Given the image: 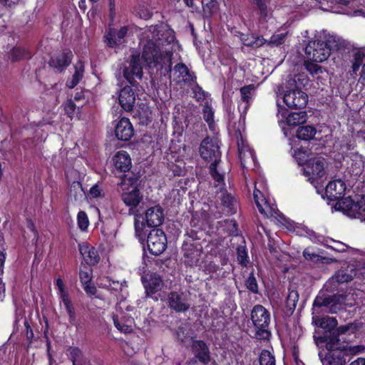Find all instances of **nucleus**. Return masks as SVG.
Here are the masks:
<instances>
[{
  "label": "nucleus",
  "instance_id": "f257e3e1",
  "mask_svg": "<svg viewBox=\"0 0 365 365\" xmlns=\"http://www.w3.org/2000/svg\"><path fill=\"white\" fill-rule=\"evenodd\" d=\"M146 43L142 58L149 68L165 75L171 71L173 31L166 25L150 26L145 32Z\"/></svg>",
  "mask_w": 365,
  "mask_h": 365
},
{
  "label": "nucleus",
  "instance_id": "f03ea898",
  "mask_svg": "<svg viewBox=\"0 0 365 365\" xmlns=\"http://www.w3.org/2000/svg\"><path fill=\"white\" fill-rule=\"evenodd\" d=\"M199 152L203 159L213 160L210 166V173L217 183L215 186L219 187V189L221 190L224 185V175L217 170V164L221 156L217 139L216 138H205L200 145Z\"/></svg>",
  "mask_w": 365,
  "mask_h": 365
},
{
  "label": "nucleus",
  "instance_id": "7ed1b4c3",
  "mask_svg": "<svg viewBox=\"0 0 365 365\" xmlns=\"http://www.w3.org/2000/svg\"><path fill=\"white\" fill-rule=\"evenodd\" d=\"M343 44L340 38L330 35L326 43L320 41H309L305 48V54L308 60L321 63L328 58L331 50H338Z\"/></svg>",
  "mask_w": 365,
  "mask_h": 365
},
{
  "label": "nucleus",
  "instance_id": "20e7f679",
  "mask_svg": "<svg viewBox=\"0 0 365 365\" xmlns=\"http://www.w3.org/2000/svg\"><path fill=\"white\" fill-rule=\"evenodd\" d=\"M230 126L232 128L233 134L237 140L239 158L242 167L246 169H253L256 165V158L253 150L250 148L246 140L244 138V122L238 123L237 125L235 123L233 125L230 124Z\"/></svg>",
  "mask_w": 365,
  "mask_h": 365
},
{
  "label": "nucleus",
  "instance_id": "39448f33",
  "mask_svg": "<svg viewBox=\"0 0 365 365\" xmlns=\"http://www.w3.org/2000/svg\"><path fill=\"white\" fill-rule=\"evenodd\" d=\"M258 184H259V187H262V190H260L257 185H255L253 196L260 213L267 217L276 220L282 225H286L287 222L286 217L282 213L279 212L275 205L269 203L267 200L264 198L263 191H266V186L262 182H258Z\"/></svg>",
  "mask_w": 365,
  "mask_h": 365
},
{
  "label": "nucleus",
  "instance_id": "423d86ee",
  "mask_svg": "<svg viewBox=\"0 0 365 365\" xmlns=\"http://www.w3.org/2000/svg\"><path fill=\"white\" fill-rule=\"evenodd\" d=\"M251 319L255 328V336L258 339H268L270 332L269 324L270 322V314L262 305H256L251 312Z\"/></svg>",
  "mask_w": 365,
  "mask_h": 365
},
{
  "label": "nucleus",
  "instance_id": "0eeeda50",
  "mask_svg": "<svg viewBox=\"0 0 365 365\" xmlns=\"http://www.w3.org/2000/svg\"><path fill=\"white\" fill-rule=\"evenodd\" d=\"M327 162L322 157L317 156L309 159L303 168V173L308 177L309 181L313 185L317 183L327 174Z\"/></svg>",
  "mask_w": 365,
  "mask_h": 365
},
{
  "label": "nucleus",
  "instance_id": "6e6552de",
  "mask_svg": "<svg viewBox=\"0 0 365 365\" xmlns=\"http://www.w3.org/2000/svg\"><path fill=\"white\" fill-rule=\"evenodd\" d=\"M137 182L136 178L125 175L120 184V187L123 191L128 190L129 185L133 187L130 191L125 192L121 195L123 202L130 207H137L142 200V195H140L139 190L136 188Z\"/></svg>",
  "mask_w": 365,
  "mask_h": 365
},
{
  "label": "nucleus",
  "instance_id": "1a4fd4ad",
  "mask_svg": "<svg viewBox=\"0 0 365 365\" xmlns=\"http://www.w3.org/2000/svg\"><path fill=\"white\" fill-rule=\"evenodd\" d=\"M335 209L342 211L351 217H361L365 211V198L361 197L355 200L350 197L341 198L336 201Z\"/></svg>",
  "mask_w": 365,
  "mask_h": 365
},
{
  "label": "nucleus",
  "instance_id": "9d476101",
  "mask_svg": "<svg viewBox=\"0 0 365 365\" xmlns=\"http://www.w3.org/2000/svg\"><path fill=\"white\" fill-rule=\"evenodd\" d=\"M120 70L123 77L134 86L137 80L142 78L143 74L139 54H132L130 58L123 63Z\"/></svg>",
  "mask_w": 365,
  "mask_h": 365
},
{
  "label": "nucleus",
  "instance_id": "9b49d317",
  "mask_svg": "<svg viewBox=\"0 0 365 365\" xmlns=\"http://www.w3.org/2000/svg\"><path fill=\"white\" fill-rule=\"evenodd\" d=\"M147 246L151 254H162L167 247V238L164 232L160 229L152 230L147 238Z\"/></svg>",
  "mask_w": 365,
  "mask_h": 365
},
{
  "label": "nucleus",
  "instance_id": "f8f14e48",
  "mask_svg": "<svg viewBox=\"0 0 365 365\" xmlns=\"http://www.w3.org/2000/svg\"><path fill=\"white\" fill-rule=\"evenodd\" d=\"M56 285L58 289V294L60 299V303H63L67 314L69 317V323L75 326L76 329H78L79 324L76 320V315L75 312L74 307L68 297V294L66 290L64 283L61 278H58L56 280Z\"/></svg>",
  "mask_w": 365,
  "mask_h": 365
},
{
  "label": "nucleus",
  "instance_id": "ddd939ff",
  "mask_svg": "<svg viewBox=\"0 0 365 365\" xmlns=\"http://www.w3.org/2000/svg\"><path fill=\"white\" fill-rule=\"evenodd\" d=\"M283 100L290 108H302L308 102V96L299 89H293L285 91Z\"/></svg>",
  "mask_w": 365,
  "mask_h": 365
},
{
  "label": "nucleus",
  "instance_id": "4468645a",
  "mask_svg": "<svg viewBox=\"0 0 365 365\" xmlns=\"http://www.w3.org/2000/svg\"><path fill=\"white\" fill-rule=\"evenodd\" d=\"M168 307L176 312H183L188 310L190 304L187 295L180 292H172L168 297Z\"/></svg>",
  "mask_w": 365,
  "mask_h": 365
},
{
  "label": "nucleus",
  "instance_id": "2eb2a0df",
  "mask_svg": "<svg viewBox=\"0 0 365 365\" xmlns=\"http://www.w3.org/2000/svg\"><path fill=\"white\" fill-rule=\"evenodd\" d=\"M255 86L250 84L240 88V101L238 106L239 111L240 112V119L239 123H245V115L250 107V103L254 96Z\"/></svg>",
  "mask_w": 365,
  "mask_h": 365
},
{
  "label": "nucleus",
  "instance_id": "dca6fc26",
  "mask_svg": "<svg viewBox=\"0 0 365 365\" xmlns=\"http://www.w3.org/2000/svg\"><path fill=\"white\" fill-rule=\"evenodd\" d=\"M115 137L120 140L127 141L134 135V129L127 118H122L119 120L115 127Z\"/></svg>",
  "mask_w": 365,
  "mask_h": 365
},
{
  "label": "nucleus",
  "instance_id": "f3484780",
  "mask_svg": "<svg viewBox=\"0 0 365 365\" xmlns=\"http://www.w3.org/2000/svg\"><path fill=\"white\" fill-rule=\"evenodd\" d=\"M346 190V185L341 180H334L329 182L325 193L331 201H338L342 198Z\"/></svg>",
  "mask_w": 365,
  "mask_h": 365
},
{
  "label": "nucleus",
  "instance_id": "a211bd4d",
  "mask_svg": "<svg viewBox=\"0 0 365 365\" xmlns=\"http://www.w3.org/2000/svg\"><path fill=\"white\" fill-rule=\"evenodd\" d=\"M119 104L125 111H130L135 103V93L129 86L121 88L118 95Z\"/></svg>",
  "mask_w": 365,
  "mask_h": 365
},
{
  "label": "nucleus",
  "instance_id": "6ab92c4d",
  "mask_svg": "<svg viewBox=\"0 0 365 365\" xmlns=\"http://www.w3.org/2000/svg\"><path fill=\"white\" fill-rule=\"evenodd\" d=\"M164 220L163 210L160 205L149 207L145 212V221L149 227L160 226Z\"/></svg>",
  "mask_w": 365,
  "mask_h": 365
},
{
  "label": "nucleus",
  "instance_id": "aec40b11",
  "mask_svg": "<svg viewBox=\"0 0 365 365\" xmlns=\"http://www.w3.org/2000/svg\"><path fill=\"white\" fill-rule=\"evenodd\" d=\"M128 29L121 27L119 30L110 29L106 36V42L110 47L117 46L124 42V38L127 34Z\"/></svg>",
  "mask_w": 365,
  "mask_h": 365
},
{
  "label": "nucleus",
  "instance_id": "412c9836",
  "mask_svg": "<svg viewBox=\"0 0 365 365\" xmlns=\"http://www.w3.org/2000/svg\"><path fill=\"white\" fill-rule=\"evenodd\" d=\"M79 251L85 262L89 265H94L98 262L99 256L96 250L88 243L79 245Z\"/></svg>",
  "mask_w": 365,
  "mask_h": 365
},
{
  "label": "nucleus",
  "instance_id": "4be33fe9",
  "mask_svg": "<svg viewBox=\"0 0 365 365\" xmlns=\"http://www.w3.org/2000/svg\"><path fill=\"white\" fill-rule=\"evenodd\" d=\"M145 293L148 297L154 298L153 295L160 291L163 287V282L159 275L152 274L148 279L143 282Z\"/></svg>",
  "mask_w": 365,
  "mask_h": 365
},
{
  "label": "nucleus",
  "instance_id": "5701e85b",
  "mask_svg": "<svg viewBox=\"0 0 365 365\" xmlns=\"http://www.w3.org/2000/svg\"><path fill=\"white\" fill-rule=\"evenodd\" d=\"M113 160L115 168L121 172L128 171L131 168L130 155L124 150L118 151L113 157Z\"/></svg>",
  "mask_w": 365,
  "mask_h": 365
},
{
  "label": "nucleus",
  "instance_id": "b1692460",
  "mask_svg": "<svg viewBox=\"0 0 365 365\" xmlns=\"http://www.w3.org/2000/svg\"><path fill=\"white\" fill-rule=\"evenodd\" d=\"M195 356L201 362L207 364L210 360V351L207 346L202 341H194L192 346Z\"/></svg>",
  "mask_w": 365,
  "mask_h": 365
},
{
  "label": "nucleus",
  "instance_id": "393cba45",
  "mask_svg": "<svg viewBox=\"0 0 365 365\" xmlns=\"http://www.w3.org/2000/svg\"><path fill=\"white\" fill-rule=\"evenodd\" d=\"M174 79L178 82H191L193 77L187 67L183 63H178L174 67Z\"/></svg>",
  "mask_w": 365,
  "mask_h": 365
},
{
  "label": "nucleus",
  "instance_id": "a878e982",
  "mask_svg": "<svg viewBox=\"0 0 365 365\" xmlns=\"http://www.w3.org/2000/svg\"><path fill=\"white\" fill-rule=\"evenodd\" d=\"M350 172L354 175H359L362 173L365 166V158L363 155L355 153L351 155Z\"/></svg>",
  "mask_w": 365,
  "mask_h": 365
},
{
  "label": "nucleus",
  "instance_id": "bb28decb",
  "mask_svg": "<svg viewBox=\"0 0 365 365\" xmlns=\"http://www.w3.org/2000/svg\"><path fill=\"white\" fill-rule=\"evenodd\" d=\"M68 354L73 362V365H90L89 359L78 348H70L68 349Z\"/></svg>",
  "mask_w": 365,
  "mask_h": 365
},
{
  "label": "nucleus",
  "instance_id": "cd10ccee",
  "mask_svg": "<svg viewBox=\"0 0 365 365\" xmlns=\"http://www.w3.org/2000/svg\"><path fill=\"white\" fill-rule=\"evenodd\" d=\"M313 323L319 327L325 329L327 331H331L337 325V321L334 317H324L322 318L316 317H313Z\"/></svg>",
  "mask_w": 365,
  "mask_h": 365
},
{
  "label": "nucleus",
  "instance_id": "c85d7f7f",
  "mask_svg": "<svg viewBox=\"0 0 365 365\" xmlns=\"http://www.w3.org/2000/svg\"><path fill=\"white\" fill-rule=\"evenodd\" d=\"M319 357L324 365H344L345 359L341 356V353L329 352L325 356L324 359H322V353L319 354Z\"/></svg>",
  "mask_w": 365,
  "mask_h": 365
},
{
  "label": "nucleus",
  "instance_id": "c756f323",
  "mask_svg": "<svg viewBox=\"0 0 365 365\" xmlns=\"http://www.w3.org/2000/svg\"><path fill=\"white\" fill-rule=\"evenodd\" d=\"M352 71L356 73L365 59V48H354L351 51Z\"/></svg>",
  "mask_w": 365,
  "mask_h": 365
},
{
  "label": "nucleus",
  "instance_id": "7c9ffc66",
  "mask_svg": "<svg viewBox=\"0 0 365 365\" xmlns=\"http://www.w3.org/2000/svg\"><path fill=\"white\" fill-rule=\"evenodd\" d=\"M71 56L72 53L70 51L61 53L58 56L53 58L51 61V64L53 66L60 70H62L63 68L67 67L70 64L71 61Z\"/></svg>",
  "mask_w": 365,
  "mask_h": 365
},
{
  "label": "nucleus",
  "instance_id": "2f4dec72",
  "mask_svg": "<svg viewBox=\"0 0 365 365\" xmlns=\"http://www.w3.org/2000/svg\"><path fill=\"white\" fill-rule=\"evenodd\" d=\"M84 72V65L81 61H78L75 65V73L72 76V78L68 80L66 82V85L68 88H74L81 81L83 76Z\"/></svg>",
  "mask_w": 365,
  "mask_h": 365
},
{
  "label": "nucleus",
  "instance_id": "473e14b6",
  "mask_svg": "<svg viewBox=\"0 0 365 365\" xmlns=\"http://www.w3.org/2000/svg\"><path fill=\"white\" fill-rule=\"evenodd\" d=\"M84 72V65L81 61H78L75 65V73L72 76V78L68 80L66 82V85L68 88H74L81 81L83 76Z\"/></svg>",
  "mask_w": 365,
  "mask_h": 365
},
{
  "label": "nucleus",
  "instance_id": "72a5a7b5",
  "mask_svg": "<svg viewBox=\"0 0 365 365\" xmlns=\"http://www.w3.org/2000/svg\"><path fill=\"white\" fill-rule=\"evenodd\" d=\"M299 300V293L295 289L289 288V293L286 299V309L288 313L292 314Z\"/></svg>",
  "mask_w": 365,
  "mask_h": 365
},
{
  "label": "nucleus",
  "instance_id": "f704fd0d",
  "mask_svg": "<svg viewBox=\"0 0 365 365\" xmlns=\"http://www.w3.org/2000/svg\"><path fill=\"white\" fill-rule=\"evenodd\" d=\"M288 125L296 126L307 121V113L305 111L294 112L287 117Z\"/></svg>",
  "mask_w": 365,
  "mask_h": 365
},
{
  "label": "nucleus",
  "instance_id": "c9c22d12",
  "mask_svg": "<svg viewBox=\"0 0 365 365\" xmlns=\"http://www.w3.org/2000/svg\"><path fill=\"white\" fill-rule=\"evenodd\" d=\"M317 133V130L311 125L301 126L297 132V137L303 140H309L314 138Z\"/></svg>",
  "mask_w": 365,
  "mask_h": 365
},
{
  "label": "nucleus",
  "instance_id": "e433bc0d",
  "mask_svg": "<svg viewBox=\"0 0 365 365\" xmlns=\"http://www.w3.org/2000/svg\"><path fill=\"white\" fill-rule=\"evenodd\" d=\"M203 16L210 18L218 10V4L216 0H202Z\"/></svg>",
  "mask_w": 365,
  "mask_h": 365
},
{
  "label": "nucleus",
  "instance_id": "4c0bfd02",
  "mask_svg": "<svg viewBox=\"0 0 365 365\" xmlns=\"http://www.w3.org/2000/svg\"><path fill=\"white\" fill-rule=\"evenodd\" d=\"M241 40L244 45L252 47H259L267 42L264 38L259 36L256 37L253 35L243 36L241 38Z\"/></svg>",
  "mask_w": 365,
  "mask_h": 365
},
{
  "label": "nucleus",
  "instance_id": "58836bf2",
  "mask_svg": "<svg viewBox=\"0 0 365 365\" xmlns=\"http://www.w3.org/2000/svg\"><path fill=\"white\" fill-rule=\"evenodd\" d=\"M220 198L223 205L228 209L227 213L230 215L235 213L236 211V202L234 197L230 194L224 192L222 193Z\"/></svg>",
  "mask_w": 365,
  "mask_h": 365
},
{
  "label": "nucleus",
  "instance_id": "ea45409f",
  "mask_svg": "<svg viewBox=\"0 0 365 365\" xmlns=\"http://www.w3.org/2000/svg\"><path fill=\"white\" fill-rule=\"evenodd\" d=\"M288 35V32L285 31H278L274 34L267 43L271 46H278L284 43Z\"/></svg>",
  "mask_w": 365,
  "mask_h": 365
},
{
  "label": "nucleus",
  "instance_id": "a19ab883",
  "mask_svg": "<svg viewBox=\"0 0 365 365\" xmlns=\"http://www.w3.org/2000/svg\"><path fill=\"white\" fill-rule=\"evenodd\" d=\"M203 118L208 123L210 128L212 129L214 125V110L208 101H206L204 105Z\"/></svg>",
  "mask_w": 365,
  "mask_h": 365
},
{
  "label": "nucleus",
  "instance_id": "79ce46f5",
  "mask_svg": "<svg viewBox=\"0 0 365 365\" xmlns=\"http://www.w3.org/2000/svg\"><path fill=\"white\" fill-rule=\"evenodd\" d=\"M113 324L115 327L123 333H130L132 331V326H131V320H130V324H128V320H127L126 323L121 322L118 319V316L117 314H113L112 315Z\"/></svg>",
  "mask_w": 365,
  "mask_h": 365
},
{
  "label": "nucleus",
  "instance_id": "37998d69",
  "mask_svg": "<svg viewBox=\"0 0 365 365\" xmlns=\"http://www.w3.org/2000/svg\"><path fill=\"white\" fill-rule=\"evenodd\" d=\"M260 365H275L274 356L267 350H262L259 356Z\"/></svg>",
  "mask_w": 365,
  "mask_h": 365
},
{
  "label": "nucleus",
  "instance_id": "c03bdc74",
  "mask_svg": "<svg viewBox=\"0 0 365 365\" xmlns=\"http://www.w3.org/2000/svg\"><path fill=\"white\" fill-rule=\"evenodd\" d=\"M82 185L79 182H73L70 187V196L73 197L75 200L81 198L83 196Z\"/></svg>",
  "mask_w": 365,
  "mask_h": 365
},
{
  "label": "nucleus",
  "instance_id": "a18cd8bd",
  "mask_svg": "<svg viewBox=\"0 0 365 365\" xmlns=\"http://www.w3.org/2000/svg\"><path fill=\"white\" fill-rule=\"evenodd\" d=\"M10 57L13 61H18L29 58V54L24 48L16 47L11 51Z\"/></svg>",
  "mask_w": 365,
  "mask_h": 365
},
{
  "label": "nucleus",
  "instance_id": "49530a36",
  "mask_svg": "<svg viewBox=\"0 0 365 365\" xmlns=\"http://www.w3.org/2000/svg\"><path fill=\"white\" fill-rule=\"evenodd\" d=\"M77 221L78 227L84 231L89 225V220L87 214L84 211H80L77 215Z\"/></svg>",
  "mask_w": 365,
  "mask_h": 365
},
{
  "label": "nucleus",
  "instance_id": "de8ad7c7",
  "mask_svg": "<svg viewBox=\"0 0 365 365\" xmlns=\"http://www.w3.org/2000/svg\"><path fill=\"white\" fill-rule=\"evenodd\" d=\"M237 261L240 264H242L243 266H246L248 259H247V254L245 248L244 247H239L237 250Z\"/></svg>",
  "mask_w": 365,
  "mask_h": 365
},
{
  "label": "nucleus",
  "instance_id": "09e8293b",
  "mask_svg": "<svg viewBox=\"0 0 365 365\" xmlns=\"http://www.w3.org/2000/svg\"><path fill=\"white\" fill-rule=\"evenodd\" d=\"M247 288L253 293L258 292V286L255 277L251 274L246 280Z\"/></svg>",
  "mask_w": 365,
  "mask_h": 365
},
{
  "label": "nucleus",
  "instance_id": "8fccbe9b",
  "mask_svg": "<svg viewBox=\"0 0 365 365\" xmlns=\"http://www.w3.org/2000/svg\"><path fill=\"white\" fill-rule=\"evenodd\" d=\"M81 283L84 284H89L91 280V270L89 268L81 269L79 274Z\"/></svg>",
  "mask_w": 365,
  "mask_h": 365
},
{
  "label": "nucleus",
  "instance_id": "3c124183",
  "mask_svg": "<svg viewBox=\"0 0 365 365\" xmlns=\"http://www.w3.org/2000/svg\"><path fill=\"white\" fill-rule=\"evenodd\" d=\"M252 3L257 6L259 10L260 15L262 17H267L268 16L267 8L265 0H252Z\"/></svg>",
  "mask_w": 365,
  "mask_h": 365
},
{
  "label": "nucleus",
  "instance_id": "603ef678",
  "mask_svg": "<svg viewBox=\"0 0 365 365\" xmlns=\"http://www.w3.org/2000/svg\"><path fill=\"white\" fill-rule=\"evenodd\" d=\"M90 195L93 198H99L104 197L103 190L98 184L93 185L89 190Z\"/></svg>",
  "mask_w": 365,
  "mask_h": 365
},
{
  "label": "nucleus",
  "instance_id": "864d4df0",
  "mask_svg": "<svg viewBox=\"0 0 365 365\" xmlns=\"http://www.w3.org/2000/svg\"><path fill=\"white\" fill-rule=\"evenodd\" d=\"M305 67L307 70L312 75L322 72L321 66L312 62H307L305 63Z\"/></svg>",
  "mask_w": 365,
  "mask_h": 365
},
{
  "label": "nucleus",
  "instance_id": "5fc2aeb1",
  "mask_svg": "<svg viewBox=\"0 0 365 365\" xmlns=\"http://www.w3.org/2000/svg\"><path fill=\"white\" fill-rule=\"evenodd\" d=\"M76 108V106L71 100L68 101L64 105V110L67 115L71 118L73 115Z\"/></svg>",
  "mask_w": 365,
  "mask_h": 365
},
{
  "label": "nucleus",
  "instance_id": "6e6d98bb",
  "mask_svg": "<svg viewBox=\"0 0 365 365\" xmlns=\"http://www.w3.org/2000/svg\"><path fill=\"white\" fill-rule=\"evenodd\" d=\"M365 350V346L363 345H356L349 346L346 351L348 354L351 355H356L360 353H362Z\"/></svg>",
  "mask_w": 365,
  "mask_h": 365
},
{
  "label": "nucleus",
  "instance_id": "4d7b16f0",
  "mask_svg": "<svg viewBox=\"0 0 365 365\" xmlns=\"http://www.w3.org/2000/svg\"><path fill=\"white\" fill-rule=\"evenodd\" d=\"M294 157L299 165H302L306 161L307 154L300 150L294 151Z\"/></svg>",
  "mask_w": 365,
  "mask_h": 365
},
{
  "label": "nucleus",
  "instance_id": "13d9d810",
  "mask_svg": "<svg viewBox=\"0 0 365 365\" xmlns=\"http://www.w3.org/2000/svg\"><path fill=\"white\" fill-rule=\"evenodd\" d=\"M193 93L194 98H195L197 101H202L205 99V93L199 86H196L193 88Z\"/></svg>",
  "mask_w": 365,
  "mask_h": 365
},
{
  "label": "nucleus",
  "instance_id": "bf43d9fd",
  "mask_svg": "<svg viewBox=\"0 0 365 365\" xmlns=\"http://www.w3.org/2000/svg\"><path fill=\"white\" fill-rule=\"evenodd\" d=\"M337 281L339 282H347L352 280V276L349 274H344L343 271L339 272L336 275Z\"/></svg>",
  "mask_w": 365,
  "mask_h": 365
},
{
  "label": "nucleus",
  "instance_id": "052dcab7",
  "mask_svg": "<svg viewBox=\"0 0 365 365\" xmlns=\"http://www.w3.org/2000/svg\"><path fill=\"white\" fill-rule=\"evenodd\" d=\"M303 255L306 259L316 261L318 260L319 255L310 252L309 249H306L303 252Z\"/></svg>",
  "mask_w": 365,
  "mask_h": 365
},
{
  "label": "nucleus",
  "instance_id": "680f3d73",
  "mask_svg": "<svg viewBox=\"0 0 365 365\" xmlns=\"http://www.w3.org/2000/svg\"><path fill=\"white\" fill-rule=\"evenodd\" d=\"M334 242V246H331V247L336 250V251H338V252H344L346 251V248H347V246L341 242Z\"/></svg>",
  "mask_w": 365,
  "mask_h": 365
},
{
  "label": "nucleus",
  "instance_id": "e2e57ef3",
  "mask_svg": "<svg viewBox=\"0 0 365 365\" xmlns=\"http://www.w3.org/2000/svg\"><path fill=\"white\" fill-rule=\"evenodd\" d=\"M339 341V339L337 336H335L333 339H331L330 341L327 342L326 347L327 349L330 351L334 349L335 344H336Z\"/></svg>",
  "mask_w": 365,
  "mask_h": 365
},
{
  "label": "nucleus",
  "instance_id": "0e129e2a",
  "mask_svg": "<svg viewBox=\"0 0 365 365\" xmlns=\"http://www.w3.org/2000/svg\"><path fill=\"white\" fill-rule=\"evenodd\" d=\"M143 225V223H140L137 220L135 221V230L136 235L140 237L142 235Z\"/></svg>",
  "mask_w": 365,
  "mask_h": 365
},
{
  "label": "nucleus",
  "instance_id": "69168bd1",
  "mask_svg": "<svg viewBox=\"0 0 365 365\" xmlns=\"http://www.w3.org/2000/svg\"><path fill=\"white\" fill-rule=\"evenodd\" d=\"M138 15L141 19H148L151 17V13L147 9H141L138 11Z\"/></svg>",
  "mask_w": 365,
  "mask_h": 365
},
{
  "label": "nucleus",
  "instance_id": "338daca9",
  "mask_svg": "<svg viewBox=\"0 0 365 365\" xmlns=\"http://www.w3.org/2000/svg\"><path fill=\"white\" fill-rule=\"evenodd\" d=\"M85 291L90 294H94L96 293V288L91 286V284H84Z\"/></svg>",
  "mask_w": 365,
  "mask_h": 365
},
{
  "label": "nucleus",
  "instance_id": "774afa93",
  "mask_svg": "<svg viewBox=\"0 0 365 365\" xmlns=\"http://www.w3.org/2000/svg\"><path fill=\"white\" fill-rule=\"evenodd\" d=\"M349 365H365V358H358L352 361Z\"/></svg>",
  "mask_w": 365,
  "mask_h": 365
}]
</instances>
